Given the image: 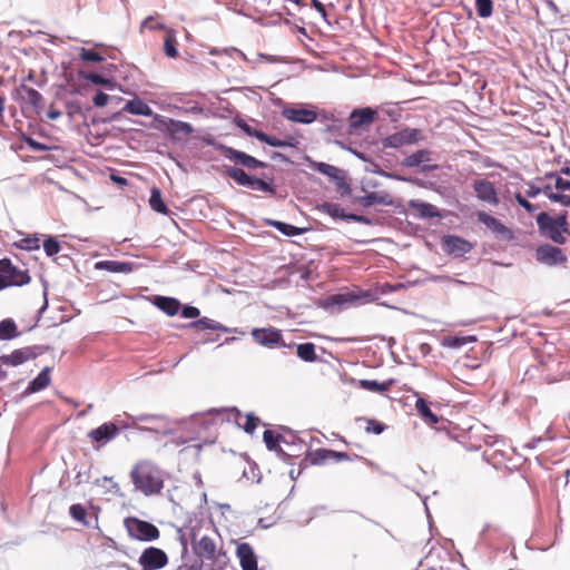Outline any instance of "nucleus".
<instances>
[{
	"mask_svg": "<svg viewBox=\"0 0 570 570\" xmlns=\"http://www.w3.org/2000/svg\"><path fill=\"white\" fill-rule=\"evenodd\" d=\"M282 115L294 122L312 124L317 119V112L306 108H284Z\"/></svg>",
	"mask_w": 570,
	"mask_h": 570,
	"instance_id": "f3484780",
	"label": "nucleus"
},
{
	"mask_svg": "<svg viewBox=\"0 0 570 570\" xmlns=\"http://www.w3.org/2000/svg\"><path fill=\"white\" fill-rule=\"evenodd\" d=\"M412 206L420 208L421 214L424 216L433 217L436 215V212H435L436 208H435V206H433L431 204H425V203L414 204V203H412Z\"/></svg>",
	"mask_w": 570,
	"mask_h": 570,
	"instance_id": "3c124183",
	"label": "nucleus"
},
{
	"mask_svg": "<svg viewBox=\"0 0 570 570\" xmlns=\"http://www.w3.org/2000/svg\"><path fill=\"white\" fill-rule=\"evenodd\" d=\"M236 412V422L244 429L246 433H253L259 423V419L254 414L242 415L238 410Z\"/></svg>",
	"mask_w": 570,
	"mask_h": 570,
	"instance_id": "cd10ccee",
	"label": "nucleus"
},
{
	"mask_svg": "<svg viewBox=\"0 0 570 570\" xmlns=\"http://www.w3.org/2000/svg\"><path fill=\"white\" fill-rule=\"evenodd\" d=\"M271 225L286 236H297L303 233L302 228L283 222H272Z\"/></svg>",
	"mask_w": 570,
	"mask_h": 570,
	"instance_id": "a19ab883",
	"label": "nucleus"
},
{
	"mask_svg": "<svg viewBox=\"0 0 570 570\" xmlns=\"http://www.w3.org/2000/svg\"><path fill=\"white\" fill-rule=\"evenodd\" d=\"M225 156L235 161L236 164H239L248 169H255V168H263L266 167V164L256 159L255 157L244 153L236 150L234 148H226Z\"/></svg>",
	"mask_w": 570,
	"mask_h": 570,
	"instance_id": "dca6fc26",
	"label": "nucleus"
},
{
	"mask_svg": "<svg viewBox=\"0 0 570 570\" xmlns=\"http://www.w3.org/2000/svg\"><path fill=\"white\" fill-rule=\"evenodd\" d=\"M119 434V428L114 422H106L91 430L88 438L91 440L96 450L105 446Z\"/></svg>",
	"mask_w": 570,
	"mask_h": 570,
	"instance_id": "1a4fd4ad",
	"label": "nucleus"
},
{
	"mask_svg": "<svg viewBox=\"0 0 570 570\" xmlns=\"http://www.w3.org/2000/svg\"><path fill=\"white\" fill-rule=\"evenodd\" d=\"M226 174L240 186H249L253 179V176L247 175L243 169L238 167H227Z\"/></svg>",
	"mask_w": 570,
	"mask_h": 570,
	"instance_id": "473e14b6",
	"label": "nucleus"
},
{
	"mask_svg": "<svg viewBox=\"0 0 570 570\" xmlns=\"http://www.w3.org/2000/svg\"><path fill=\"white\" fill-rule=\"evenodd\" d=\"M430 160H431L430 151L425 150V149H421V150H417V151L411 154L410 156H407L404 159L403 165L406 167H415L422 163H428Z\"/></svg>",
	"mask_w": 570,
	"mask_h": 570,
	"instance_id": "c756f323",
	"label": "nucleus"
},
{
	"mask_svg": "<svg viewBox=\"0 0 570 570\" xmlns=\"http://www.w3.org/2000/svg\"><path fill=\"white\" fill-rule=\"evenodd\" d=\"M366 428L365 431L367 433H374V434H381L385 430V424L376 421V420H366Z\"/></svg>",
	"mask_w": 570,
	"mask_h": 570,
	"instance_id": "8fccbe9b",
	"label": "nucleus"
},
{
	"mask_svg": "<svg viewBox=\"0 0 570 570\" xmlns=\"http://www.w3.org/2000/svg\"><path fill=\"white\" fill-rule=\"evenodd\" d=\"M282 436L274 434L273 431L266 430L263 433V440L268 450H277L279 448V441Z\"/></svg>",
	"mask_w": 570,
	"mask_h": 570,
	"instance_id": "37998d69",
	"label": "nucleus"
},
{
	"mask_svg": "<svg viewBox=\"0 0 570 570\" xmlns=\"http://www.w3.org/2000/svg\"><path fill=\"white\" fill-rule=\"evenodd\" d=\"M21 90L23 92L22 98L26 102H28L33 108L38 109L42 107L43 98L41 94L35 88L22 85Z\"/></svg>",
	"mask_w": 570,
	"mask_h": 570,
	"instance_id": "bb28decb",
	"label": "nucleus"
},
{
	"mask_svg": "<svg viewBox=\"0 0 570 570\" xmlns=\"http://www.w3.org/2000/svg\"><path fill=\"white\" fill-rule=\"evenodd\" d=\"M312 464H323L328 460H332L330 449H316L307 454L306 458Z\"/></svg>",
	"mask_w": 570,
	"mask_h": 570,
	"instance_id": "c9c22d12",
	"label": "nucleus"
},
{
	"mask_svg": "<svg viewBox=\"0 0 570 570\" xmlns=\"http://www.w3.org/2000/svg\"><path fill=\"white\" fill-rule=\"evenodd\" d=\"M96 269H105L110 273H129L131 272V266L125 262L118 261H100L95 264Z\"/></svg>",
	"mask_w": 570,
	"mask_h": 570,
	"instance_id": "b1692460",
	"label": "nucleus"
},
{
	"mask_svg": "<svg viewBox=\"0 0 570 570\" xmlns=\"http://www.w3.org/2000/svg\"><path fill=\"white\" fill-rule=\"evenodd\" d=\"M320 209L333 218H340L343 220L355 222V223H360V224H368L370 223V220L362 215L345 214L344 209L338 204H335V203H324L321 205Z\"/></svg>",
	"mask_w": 570,
	"mask_h": 570,
	"instance_id": "ddd939ff",
	"label": "nucleus"
},
{
	"mask_svg": "<svg viewBox=\"0 0 570 570\" xmlns=\"http://www.w3.org/2000/svg\"><path fill=\"white\" fill-rule=\"evenodd\" d=\"M30 281L31 277L27 269L13 265L9 258L0 259V291L7 287L27 285Z\"/></svg>",
	"mask_w": 570,
	"mask_h": 570,
	"instance_id": "7ed1b4c3",
	"label": "nucleus"
},
{
	"mask_svg": "<svg viewBox=\"0 0 570 570\" xmlns=\"http://www.w3.org/2000/svg\"><path fill=\"white\" fill-rule=\"evenodd\" d=\"M331 456L332 460L335 461H350L351 456L346 452H337L334 450H331Z\"/></svg>",
	"mask_w": 570,
	"mask_h": 570,
	"instance_id": "680f3d73",
	"label": "nucleus"
},
{
	"mask_svg": "<svg viewBox=\"0 0 570 570\" xmlns=\"http://www.w3.org/2000/svg\"><path fill=\"white\" fill-rule=\"evenodd\" d=\"M150 29V30H157V29H164L165 27L160 23H156L154 21V18L153 17H147L142 23H141V29Z\"/></svg>",
	"mask_w": 570,
	"mask_h": 570,
	"instance_id": "bf43d9fd",
	"label": "nucleus"
},
{
	"mask_svg": "<svg viewBox=\"0 0 570 570\" xmlns=\"http://www.w3.org/2000/svg\"><path fill=\"white\" fill-rule=\"evenodd\" d=\"M550 200L570 207V195L556 193V195H550Z\"/></svg>",
	"mask_w": 570,
	"mask_h": 570,
	"instance_id": "864d4df0",
	"label": "nucleus"
},
{
	"mask_svg": "<svg viewBox=\"0 0 570 570\" xmlns=\"http://www.w3.org/2000/svg\"><path fill=\"white\" fill-rule=\"evenodd\" d=\"M541 193V188L537 187L534 185H529V188L527 189L525 194L530 198L537 197Z\"/></svg>",
	"mask_w": 570,
	"mask_h": 570,
	"instance_id": "0e129e2a",
	"label": "nucleus"
},
{
	"mask_svg": "<svg viewBox=\"0 0 570 570\" xmlns=\"http://www.w3.org/2000/svg\"><path fill=\"white\" fill-rule=\"evenodd\" d=\"M392 384L393 380L385 381L382 383L374 380H360L357 382L358 387L374 393H385L390 391Z\"/></svg>",
	"mask_w": 570,
	"mask_h": 570,
	"instance_id": "393cba45",
	"label": "nucleus"
},
{
	"mask_svg": "<svg viewBox=\"0 0 570 570\" xmlns=\"http://www.w3.org/2000/svg\"><path fill=\"white\" fill-rule=\"evenodd\" d=\"M79 75L81 78H83L95 85H101L107 88H114V86H115L111 79H108L99 73L81 71Z\"/></svg>",
	"mask_w": 570,
	"mask_h": 570,
	"instance_id": "4c0bfd02",
	"label": "nucleus"
},
{
	"mask_svg": "<svg viewBox=\"0 0 570 570\" xmlns=\"http://www.w3.org/2000/svg\"><path fill=\"white\" fill-rule=\"evenodd\" d=\"M27 144L35 150H46L47 147L36 140H33L32 138H28L27 139Z\"/></svg>",
	"mask_w": 570,
	"mask_h": 570,
	"instance_id": "69168bd1",
	"label": "nucleus"
},
{
	"mask_svg": "<svg viewBox=\"0 0 570 570\" xmlns=\"http://www.w3.org/2000/svg\"><path fill=\"white\" fill-rule=\"evenodd\" d=\"M317 169L320 173L327 175V176H335V174L337 171L336 167L328 165V164H324V163H320L317 166Z\"/></svg>",
	"mask_w": 570,
	"mask_h": 570,
	"instance_id": "13d9d810",
	"label": "nucleus"
},
{
	"mask_svg": "<svg viewBox=\"0 0 570 570\" xmlns=\"http://www.w3.org/2000/svg\"><path fill=\"white\" fill-rule=\"evenodd\" d=\"M109 96L102 91H99L92 98V102L96 107H104L107 105Z\"/></svg>",
	"mask_w": 570,
	"mask_h": 570,
	"instance_id": "4d7b16f0",
	"label": "nucleus"
},
{
	"mask_svg": "<svg viewBox=\"0 0 570 570\" xmlns=\"http://www.w3.org/2000/svg\"><path fill=\"white\" fill-rule=\"evenodd\" d=\"M442 247L449 255L463 256L473 249V244L456 235H445L442 237Z\"/></svg>",
	"mask_w": 570,
	"mask_h": 570,
	"instance_id": "f8f14e48",
	"label": "nucleus"
},
{
	"mask_svg": "<svg viewBox=\"0 0 570 570\" xmlns=\"http://www.w3.org/2000/svg\"><path fill=\"white\" fill-rule=\"evenodd\" d=\"M176 45H177V40H176L174 31L168 30L166 32V37L164 40V50L168 57L176 58L178 56Z\"/></svg>",
	"mask_w": 570,
	"mask_h": 570,
	"instance_id": "e433bc0d",
	"label": "nucleus"
},
{
	"mask_svg": "<svg viewBox=\"0 0 570 570\" xmlns=\"http://www.w3.org/2000/svg\"><path fill=\"white\" fill-rule=\"evenodd\" d=\"M194 553L200 560H209L215 563H222V568L226 564V552L222 549L218 550L216 542L208 535H203L198 541L194 543Z\"/></svg>",
	"mask_w": 570,
	"mask_h": 570,
	"instance_id": "39448f33",
	"label": "nucleus"
},
{
	"mask_svg": "<svg viewBox=\"0 0 570 570\" xmlns=\"http://www.w3.org/2000/svg\"><path fill=\"white\" fill-rule=\"evenodd\" d=\"M376 115V110L370 107L355 109L352 111L350 116V126L352 128H361L362 126H368L374 122Z\"/></svg>",
	"mask_w": 570,
	"mask_h": 570,
	"instance_id": "a211bd4d",
	"label": "nucleus"
},
{
	"mask_svg": "<svg viewBox=\"0 0 570 570\" xmlns=\"http://www.w3.org/2000/svg\"><path fill=\"white\" fill-rule=\"evenodd\" d=\"M422 138L420 129L415 128H403L383 140L385 148H400L405 145H412L417 142Z\"/></svg>",
	"mask_w": 570,
	"mask_h": 570,
	"instance_id": "6e6552de",
	"label": "nucleus"
},
{
	"mask_svg": "<svg viewBox=\"0 0 570 570\" xmlns=\"http://www.w3.org/2000/svg\"><path fill=\"white\" fill-rule=\"evenodd\" d=\"M190 326L196 330H213V331H223V332H229V328L225 327L218 322H215L208 317H203L198 321H194L190 323Z\"/></svg>",
	"mask_w": 570,
	"mask_h": 570,
	"instance_id": "7c9ffc66",
	"label": "nucleus"
},
{
	"mask_svg": "<svg viewBox=\"0 0 570 570\" xmlns=\"http://www.w3.org/2000/svg\"><path fill=\"white\" fill-rule=\"evenodd\" d=\"M415 409L425 421L432 424L438 423V416L431 411L430 406L423 399L416 400Z\"/></svg>",
	"mask_w": 570,
	"mask_h": 570,
	"instance_id": "f704fd0d",
	"label": "nucleus"
},
{
	"mask_svg": "<svg viewBox=\"0 0 570 570\" xmlns=\"http://www.w3.org/2000/svg\"><path fill=\"white\" fill-rule=\"evenodd\" d=\"M125 527L129 535L138 541H155L160 535V531L155 524L135 517L127 518Z\"/></svg>",
	"mask_w": 570,
	"mask_h": 570,
	"instance_id": "20e7f679",
	"label": "nucleus"
},
{
	"mask_svg": "<svg viewBox=\"0 0 570 570\" xmlns=\"http://www.w3.org/2000/svg\"><path fill=\"white\" fill-rule=\"evenodd\" d=\"M149 205L155 212H157L159 214L168 213V208H167L166 204L164 203L161 193L158 188L151 189Z\"/></svg>",
	"mask_w": 570,
	"mask_h": 570,
	"instance_id": "72a5a7b5",
	"label": "nucleus"
},
{
	"mask_svg": "<svg viewBox=\"0 0 570 570\" xmlns=\"http://www.w3.org/2000/svg\"><path fill=\"white\" fill-rule=\"evenodd\" d=\"M476 219L479 223L483 224L488 229H490L497 237L505 240H511L513 238L512 232L499 219L489 215L485 212H478Z\"/></svg>",
	"mask_w": 570,
	"mask_h": 570,
	"instance_id": "9b49d317",
	"label": "nucleus"
},
{
	"mask_svg": "<svg viewBox=\"0 0 570 570\" xmlns=\"http://www.w3.org/2000/svg\"><path fill=\"white\" fill-rule=\"evenodd\" d=\"M356 202L362 207H370L372 205H390L392 203L391 197L387 193H368L365 196L358 197Z\"/></svg>",
	"mask_w": 570,
	"mask_h": 570,
	"instance_id": "412c9836",
	"label": "nucleus"
},
{
	"mask_svg": "<svg viewBox=\"0 0 570 570\" xmlns=\"http://www.w3.org/2000/svg\"><path fill=\"white\" fill-rule=\"evenodd\" d=\"M200 314V311L195 306H184L181 309V316L184 318H196Z\"/></svg>",
	"mask_w": 570,
	"mask_h": 570,
	"instance_id": "5fc2aeb1",
	"label": "nucleus"
},
{
	"mask_svg": "<svg viewBox=\"0 0 570 570\" xmlns=\"http://www.w3.org/2000/svg\"><path fill=\"white\" fill-rule=\"evenodd\" d=\"M168 130L173 136L187 137L193 134L194 129L190 124L170 119Z\"/></svg>",
	"mask_w": 570,
	"mask_h": 570,
	"instance_id": "c85d7f7f",
	"label": "nucleus"
},
{
	"mask_svg": "<svg viewBox=\"0 0 570 570\" xmlns=\"http://www.w3.org/2000/svg\"><path fill=\"white\" fill-rule=\"evenodd\" d=\"M465 343V338L463 337H446L444 338V345L450 347H460Z\"/></svg>",
	"mask_w": 570,
	"mask_h": 570,
	"instance_id": "052dcab7",
	"label": "nucleus"
},
{
	"mask_svg": "<svg viewBox=\"0 0 570 570\" xmlns=\"http://www.w3.org/2000/svg\"><path fill=\"white\" fill-rule=\"evenodd\" d=\"M249 187L253 189H259L269 195H275L276 193L275 188L269 183L256 177H253Z\"/></svg>",
	"mask_w": 570,
	"mask_h": 570,
	"instance_id": "c03bdc74",
	"label": "nucleus"
},
{
	"mask_svg": "<svg viewBox=\"0 0 570 570\" xmlns=\"http://www.w3.org/2000/svg\"><path fill=\"white\" fill-rule=\"evenodd\" d=\"M20 335L17 324L11 318H4L0 322V341H9Z\"/></svg>",
	"mask_w": 570,
	"mask_h": 570,
	"instance_id": "a878e982",
	"label": "nucleus"
},
{
	"mask_svg": "<svg viewBox=\"0 0 570 570\" xmlns=\"http://www.w3.org/2000/svg\"><path fill=\"white\" fill-rule=\"evenodd\" d=\"M255 134V137L262 141V142H265L272 147H287V146H293L292 142L289 141H286V140H281L276 137H272V136H268L267 134L265 132H254Z\"/></svg>",
	"mask_w": 570,
	"mask_h": 570,
	"instance_id": "58836bf2",
	"label": "nucleus"
},
{
	"mask_svg": "<svg viewBox=\"0 0 570 570\" xmlns=\"http://www.w3.org/2000/svg\"><path fill=\"white\" fill-rule=\"evenodd\" d=\"M122 111L146 117H150L153 115L151 108L139 98L128 100L124 106Z\"/></svg>",
	"mask_w": 570,
	"mask_h": 570,
	"instance_id": "4be33fe9",
	"label": "nucleus"
},
{
	"mask_svg": "<svg viewBox=\"0 0 570 570\" xmlns=\"http://www.w3.org/2000/svg\"><path fill=\"white\" fill-rule=\"evenodd\" d=\"M80 59L88 62H100L104 60V57L91 49L81 48L80 50Z\"/></svg>",
	"mask_w": 570,
	"mask_h": 570,
	"instance_id": "49530a36",
	"label": "nucleus"
},
{
	"mask_svg": "<svg viewBox=\"0 0 570 570\" xmlns=\"http://www.w3.org/2000/svg\"><path fill=\"white\" fill-rule=\"evenodd\" d=\"M69 513L75 520L85 524L87 523V511L83 505L79 503L72 504L69 509Z\"/></svg>",
	"mask_w": 570,
	"mask_h": 570,
	"instance_id": "a18cd8bd",
	"label": "nucleus"
},
{
	"mask_svg": "<svg viewBox=\"0 0 570 570\" xmlns=\"http://www.w3.org/2000/svg\"><path fill=\"white\" fill-rule=\"evenodd\" d=\"M312 6L323 18H326V9L321 1L312 0Z\"/></svg>",
	"mask_w": 570,
	"mask_h": 570,
	"instance_id": "e2e57ef3",
	"label": "nucleus"
},
{
	"mask_svg": "<svg viewBox=\"0 0 570 570\" xmlns=\"http://www.w3.org/2000/svg\"><path fill=\"white\" fill-rule=\"evenodd\" d=\"M135 489L149 497L159 494L164 488L161 470L151 461H138L130 471Z\"/></svg>",
	"mask_w": 570,
	"mask_h": 570,
	"instance_id": "f257e3e1",
	"label": "nucleus"
},
{
	"mask_svg": "<svg viewBox=\"0 0 570 570\" xmlns=\"http://www.w3.org/2000/svg\"><path fill=\"white\" fill-rule=\"evenodd\" d=\"M104 481L110 483L111 484V489L115 492L119 491V485H118V483L114 482L112 476H104Z\"/></svg>",
	"mask_w": 570,
	"mask_h": 570,
	"instance_id": "774afa93",
	"label": "nucleus"
},
{
	"mask_svg": "<svg viewBox=\"0 0 570 570\" xmlns=\"http://www.w3.org/2000/svg\"><path fill=\"white\" fill-rule=\"evenodd\" d=\"M236 557L242 570H257V557L249 543H239L236 548Z\"/></svg>",
	"mask_w": 570,
	"mask_h": 570,
	"instance_id": "2eb2a0df",
	"label": "nucleus"
},
{
	"mask_svg": "<svg viewBox=\"0 0 570 570\" xmlns=\"http://www.w3.org/2000/svg\"><path fill=\"white\" fill-rule=\"evenodd\" d=\"M547 178H554V187L559 190H569L570 191V181L567 179H563L562 177L558 176L554 173H549L546 175Z\"/></svg>",
	"mask_w": 570,
	"mask_h": 570,
	"instance_id": "09e8293b",
	"label": "nucleus"
},
{
	"mask_svg": "<svg viewBox=\"0 0 570 570\" xmlns=\"http://www.w3.org/2000/svg\"><path fill=\"white\" fill-rule=\"evenodd\" d=\"M535 222L540 234L548 237L554 244L563 245L568 236H570L567 212L557 217H552L548 213L542 212L537 215Z\"/></svg>",
	"mask_w": 570,
	"mask_h": 570,
	"instance_id": "f03ea898",
	"label": "nucleus"
},
{
	"mask_svg": "<svg viewBox=\"0 0 570 570\" xmlns=\"http://www.w3.org/2000/svg\"><path fill=\"white\" fill-rule=\"evenodd\" d=\"M475 10L480 18H489L493 13V1L475 0Z\"/></svg>",
	"mask_w": 570,
	"mask_h": 570,
	"instance_id": "ea45409f",
	"label": "nucleus"
},
{
	"mask_svg": "<svg viewBox=\"0 0 570 570\" xmlns=\"http://www.w3.org/2000/svg\"><path fill=\"white\" fill-rule=\"evenodd\" d=\"M161 419H163V416H160V415L141 414L139 416V420L141 422H151V421H157V420H161Z\"/></svg>",
	"mask_w": 570,
	"mask_h": 570,
	"instance_id": "338daca9",
	"label": "nucleus"
},
{
	"mask_svg": "<svg viewBox=\"0 0 570 570\" xmlns=\"http://www.w3.org/2000/svg\"><path fill=\"white\" fill-rule=\"evenodd\" d=\"M35 357L36 353L31 347H22L14 350L11 354L2 355L0 362L6 365L18 366Z\"/></svg>",
	"mask_w": 570,
	"mask_h": 570,
	"instance_id": "6ab92c4d",
	"label": "nucleus"
},
{
	"mask_svg": "<svg viewBox=\"0 0 570 570\" xmlns=\"http://www.w3.org/2000/svg\"><path fill=\"white\" fill-rule=\"evenodd\" d=\"M167 553L156 547L146 548L138 559V564L140 566L141 570H159L167 566Z\"/></svg>",
	"mask_w": 570,
	"mask_h": 570,
	"instance_id": "423d86ee",
	"label": "nucleus"
},
{
	"mask_svg": "<svg viewBox=\"0 0 570 570\" xmlns=\"http://www.w3.org/2000/svg\"><path fill=\"white\" fill-rule=\"evenodd\" d=\"M43 249L48 256H53L59 253L60 243L53 237H48L43 240Z\"/></svg>",
	"mask_w": 570,
	"mask_h": 570,
	"instance_id": "de8ad7c7",
	"label": "nucleus"
},
{
	"mask_svg": "<svg viewBox=\"0 0 570 570\" xmlns=\"http://www.w3.org/2000/svg\"><path fill=\"white\" fill-rule=\"evenodd\" d=\"M50 367H45L38 375L35 377L27 387V393H36L39 392L50 385Z\"/></svg>",
	"mask_w": 570,
	"mask_h": 570,
	"instance_id": "5701e85b",
	"label": "nucleus"
},
{
	"mask_svg": "<svg viewBox=\"0 0 570 570\" xmlns=\"http://www.w3.org/2000/svg\"><path fill=\"white\" fill-rule=\"evenodd\" d=\"M482 535L483 538L487 540V541H494L495 539H499L501 537H504V533L502 532V530L500 529V527L495 525V524H492V523H488L484 525L483 530H482Z\"/></svg>",
	"mask_w": 570,
	"mask_h": 570,
	"instance_id": "79ce46f5",
	"label": "nucleus"
},
{
	"mask_svg": "<svg viewBox=\"0 0 570 570\" xmlns=\"http://www.w3.org/2000/svg\"><path fill=\"white\" fill-rule=\"evenodd\" d=\"M517 203L524 208L528 213H533L535 210V206L531 204L528 199H525L520 193L514 195Z\"/></svg>",
	"mask_w": 570,
	"mask_h": 570,
	"instance_id": "603ef678",
	"label": "nucleus"
},
{
	"mask_svg": "<svg viewBox=\"0 0 570 570\" xmlns=\"http://www.w3.org/2000/svg\"><path fill=\"white\" fill-rule=\"evenodd\" d=\"M475 196L490 205L497 206L499 204V197L493 184L485 179L475 180L473 184Z\"/></svg>",
	"mask_w": 570,
	"mask_h": 570,
	"instance_id": "4468645a",
	"label": "nucleus"
},
{
	"mask_svg": "<svg viewBox=\"0 0 570 570\" xmlns=\"http://www.w3.org/2000/svg\"><path fill=\"white\" fill-rule=\"evenodd\" d=\"M40 239L38 237L22 239V248L27 250L39 249Z\"/></svg>",
	"mask_w": 570,
	"mask_h": 570,
	"instance_id": "6e6d98bb",
	"label": "nucleus"
},
{
	"mask_svg": "<svg viewBox=\"0 0 570 570\" xmlns=\"http://www.w3.org/2000/svg\"><path fill=\"white\" fill-rule=\"evenodd\" d=\"M151 302L156 307L166 313L168 316L176 315L181 307L180 302L174 297L156 295L153 297Z\"/></svg>",
	"mask_w": 570,
	"mask_h": 570,
	"instance_id": "aec40b11",
	"label": "nucleus"
},
{
	"mask_svg": "<svg viewBox=\"0 0 570 570\" xmlns=\"http://www.w3.org/2000/svg\"><path fill=\"white\" fill-rule=\"evenodd\" d=\"M297 356L305 362H314L317 360L315 345L313 343H302L296 348Z\"/></svg>",
	"mask_w": 570,
	"mask_h": 570,
	"instance_id": "2f4dec72",
	"label": "nucleus"
},
{
	"mask_svg": "<svg viewBox=\"0 0 570 570\" xmlns=\"http://www.w3.org/2000/svg\"><path fill=\"white\" fill-rule=\"evenodd\" d=\"M252 336L257 344L263 346H285L282 332L272 326L265 328H254L252 331Z\"/></svg>",
	"mask_w": 570,
	"mask_h": 570,
	"instance_id": "9d476101",
	"label": "nucleus"
},
{
	"mask_svg": "<svg viewBox=\"0 0 570 570\" xmlns=\"http://www.w3.org/2000/svg\"><path fill=\"white\" fill-rule=\"evenodd\" d=\"M535 259L538 263L547 266L563 265L568 258L563 250L550 244H543L535 249Z\"/></svg>",
	"mask_w": 570,
	"mask_h": 570,
	"instance_id": "0eeeda50",
	"label": "nucleus"
}]
</instances>
